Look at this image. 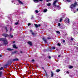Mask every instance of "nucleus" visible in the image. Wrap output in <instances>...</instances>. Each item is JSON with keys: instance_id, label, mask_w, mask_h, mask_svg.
<instances>
[{"instance_id": "423d86ee", "label": "nucleus", "mask_w": 78, "mask_h": 78, "mask_svg": "<svg viewBox=\"0 0 78 78\" xmlns=\"http://www.w3.org/2000/svg\"><path fill=\"white\" fill-rule=\"evenodd\" d=\"M58 2V0H56L53 3V6H56V5H55V4L56 3V2Z\"/></svg>"}, {"instance_id": "b1692460", "label": "nucleus", "mask_w": 78, "mask_h": 78, "mask_svg": "<svg viewBox=\"0 0 78 78\" xmlns=\"http://www.w3.org/2000/svg\"><path fill=\"white\" fill-rule=\"evenodd\" d=\"M59 71H60V70H59V69H57L56 71L57 72H59Z\"/></svg>"}, {"instance_id": "9b49d317", "label": "nucleus", "mask_w": 78, "mask_h": 78, "mask_svg": "<svg viewBox=\"0 0 78 78\" xmlns=\"http://www.w3.org/2000/svg\"><path fill=\"white\" fill-rule=\"evenodd\" d=\"M13 48H16V49L18 48H17V47H16V45H15V44H14L13 45Z\"/></svg>"}, {"instance_id": "2eb2a0df", "label": "nucleus", "mask_w": 78, "mask_h": 78, "mask_svg": "<svg viewBox=\"0 0 78 78\" xmlns=\"http://www.w3.org/2000/svg\"><path fill=\"white\" fill-rule=\"evenodd\" d=\"M3 74V72L1 71L0 72V76H2V75Z\"/></svg>"}, {"instance_id": "79ce46f5", "label": "nucleus", "mask_w": 78, "mask_h": 78, "mask_svg": "<svg viewBox=\"0 0 78 78\" xmlns=\"http://www.w3.org/2000/svg\"><path fill=\"white\" fill-rule=\"evenodd\" d=\"M65 40H63V42H64H64H65Z\"/></svg>"}, {"instance_id": "cd10ccee", "label": "nucleus", "mask_w": 78, "mask_h": 78, "mask_svg": "<svg viewBox=\"0 0 78 78\" xmlns=\"http://www.w3.org/2000/svg\"><path fill=\"white\" fill-rule=\"evenodd\" d=\"M60 26H61V24H60V23H58V27H60Z\"/></svg>"}, {"instance_id": "603ef678", "label": "nucleus", "mask_w": 78, "mask_h": 78, "mask_svg": "<svg viewBox=\"0 0 78 78\" xmlns=\"http://www.w3.org/2000/svg\"><path fill=\"white\" fill-rule=\"evenodd\" d=\"M77 11H78V9H77Z\"/></svg>"}, {"instance_id": "a18cd8bd", "label": "nucleus", "mask_w": 78, "mask_h": 78, "mask_svg": "<svg viewBox=\"0 0 78 78\" xmlns=\"http://www.w3.org/2000/svg\"><path fill=\"white\" fill-rule=\"evenodd\" d=\"M5 30H6V31H7V28H5Z\"/></svg>"}, {"instance_id": "bb28decb", "label": "nucleus", "mask_w": 78, "mask_h": 78, "mask_svg": "<svg viewBox=\"0 0 78 78\" xmlns=\"http://www.w3.org/2000/svg\"><path fill=\"white\" fill-rule=\"evenodd\" d=\"M3 67H1L0 69V70H3Z\"/></svg>"}, {"instance_id": "ddd939ff", "label": "nucleus", "mask_w": 78, "mask_h": 78, "mask_svg": "<svg viewBox=\"0 0 78 78\" xmlns=\"http://www.w3.org/2000/svg\"><path fill=\"white\" fill-rule=\"evenodd\" d=\"M28 44H29V45H32V44L31 43V42L30 41L28 42Z\"/></svg>"}, {"instance_id": "6e6d98bb", "label": "nucleus", "mask_w": 78, "mask_h": 78, "mask_svg": "<svg viewBox=\"0 0 78 78\" xmlns=\"http://www.w3.org/2000/svg\"><path fill=\"white\" fill-rule=\"evenodd\" d=\"M54 11H55V10H54Z\"/></svg>"}, {"instance_id": "6ab92c4d", "label": "nucleus", "mask_w": 78, "mask_h": 78, "mask_svg": "<svg viewBox=\"0 0 78 78\" xmlns=\"http://www.w3.org/2000/svg\"><path fill=\"white\" fill-rule=\"evenodd\" d=\"M62 16H62V17H63V18H64V17L65 16V15L64 14H63V13H62Z\"/></svg>"}, {"instance_id": "8fccbe9b", "label": "nucleus", "mask_w": 78, "mask_h": 78, "mask_svg": "<svg viewBox=\"0 0 78 78\" xmlns=\"http://www.w3.org/2000/svg\"><path fill=\"white\" fill-rule=\"evenodd\" d=\"M13 43H15V41H13Z\"/></svg>"}, {"instance_id": "4be33fe9", "label": "nucleus", "mask_w": 78, "mask_h": 78, "mask_svg": "<svg viewBox=\"0 0 78 78\" xmlns=\"http://www.w3.org/2000/svg\"><path fill=\"white\" fill-rule=\"evenodd\" d=\"M56 33H58V34H60V32L59 31H56Z\"/></svg>"}, {"instance_id": "37998d69", "label": "nucleus", "mask_w": 78, "mask_h": 78, "mask_svg": "<svg viewBox=\"0 0 78 78\" xmlns=\"http://www.w3.org/2000/svg\"><path fill=\"white\" fill-rule=\"evenodd\" d=\"M10 31H12V28H11L10 29Z\"/></svg>"}, {"instance_id": "f3484780", "label": "nucleus", "mask_w": 78, "mask_h": 78, "mask_svg": "<svg viewBox=\"0 0 78 78\" xmlns=\"http://www.w3.org/2000/svg\"><path fill=\"white\" fill-rule=\"evenodd\" d=\"M53 75H54L53 73L52 72H51V77H53Z\"/></svg>"}, {"instance_id": "864d4df0", "label": "nucleus", "mask_w": 78, "mask_h": 78, "mask_svg": "<svg viewBox=\"0 0 78 78\" xmlns=\"http://www.w3.org/2000/svg\"><path fill=\"white\" fill-rule=\"evenodd\" d=\"M77 46H78V44H77Z\"/></svg>"}, {"instance_id": "58836bf2", "label": "nucleus", "mask_w": 78, "mask_h": 78, "mask_svg": "<svg viewBox=\"0 0 78 78\" xmlns=\"http://www.w3.org/2000/svg\"><path fill=\"white\" fill-rule=\"evenodd\" d=\"M58 46H60V44L59 43H58Z\"/></svg>"}, {"instance_id": "0eeeda50", "label": "nucleus", "mask_w": 78, "mask_h": 78, "mask_svg": "<svg viewBox=\"0 0 78 78\" xmlns=\"http://www.w3.org/2000/svg\"><path fill=\"white\" fill-rule=\"evenodd\" d=\"M34 25L36 27V28H37L38 27H41V24H35Z\"/></svg>"}, {"instance_id": "7c9ffc66", "label": "nucleus", "mask_w": 78, "mask_h": 78, "mask_svg": "<svg viewBox=\"0 0 78 78\" xmlns=\"http://www.w3.org/2000/svg\"><path fill=\"white\" fill-rule=\"evenodd\" d=\"M17 52H18V51H14V53H17Z\"/></svg>"}, {"instance_id": "de8ad7c7", "label": "nucleus", "mask_w": 78, "mask_h": 78, "mask_svg": "<svg viewBox=\"0 0 78 78\" xmlns=\"http://www.w3.org/2000/svg\"><path fill=\"white\" fill-rule=\"evenodd\" d=\"M60 56H61V55H59L58 57H60Z\"/></svg>"}, {"instance_id": "1a4fd4ad", "label": "nucleus", "mask_w": 78, "mask_h": 78, "mask_svg": "<svg viewBox=\"0 0 78 78\" xmlns=\"http://www.w3.org/2000/svg\"><path fill=\"white\" fill-rule=\"evenodd\" d=\"M7 50H8L9 51H12V49H11L9 48H7Z\"/></svg>"}, {"instance_id": "393cba45", "label": "nucleus", "mask_w": 78, "mask_h": 78, "mask_svg": "<svg viewBox=\"0 0 78 78\" xmlns=\"http://www.w3.org/2000/svg\"><path fill=\"white\" fill-rule=\"evenodd\" d=\"M35 12L36 13H38V12H39V11L38 10H35Z\"/></svg>"}, {"instance_id": "4d7b16f0", "label": "nucleus", "mask_w": 78, "mask_h": 78, "mask_svg": "<svg viewBox=\"0 0 78 78\" xmlns=\"http://www.w3.org/2000/svg\"><path fill=\"white\" fill-rule=\"evenodd\" d=\"M47 75V74H46Z\"/></svg>"}, {"instance_id": "e433bc0d", "label": "nucleus", "mask_w": 78, "mask_h": 78, "mask_svg": "<svg viewBox=\"0 0 78 78\" xmlns=\"http://www.w3.org/2000/svg\"><path fill=\"white\" fill-rule=\"evenodd\" d=\"M52 49H53L54 50L55 48V47H52Z\"/></svg>"}, {"instance_id": "412c9836", "label": "nucleus", "mask_w": 78, "mask_h": 78, "mask_svg": "<svg viewBox=\"0 0 78 78\" xmlns=\"http://www.w3.org/2000/svg\"><path fill=\"white\" fill-rule=\"evenodd\" d=\"M62 18H60L59 20L60 22H62Z\"/></svg>"}, {"instance_id": "2f4dec72", "label": "nucleus", "mask_w": 78, "mask_h": 78, "mask_svg": "<svg viewBox=\"0 0 78 78\" xmlns=\"http://www.w3.org/2000/svg\"><path fill=\"white\" fill-rule=\"evenodd\" d=\"M48 58H49V59H51V56H49Z\"/></svg>"}, {"instance_id": "5fc2aeb1", "label": "nucleus", "mask_w": 78, "mask_h": 78, "mask_svg": "<svg viewBox=\"0 0 78 78\" xmlns=\"http://www.w3.org/2000/svg\"><path fill=\"white\" fill-rule=\"evenodd\" d=\"M12 3H13V1L12 2Z\"/></svg>"}, {"instance_id": "6e6552de", "label": "nucleus", "mask_w": 78, "mask_h": 78, "mask_svg": "<svg viewBox=\"0 0 78 78\" xmlns=\"http://www.w3.org/2000/svg\"><path fill=\"white\" fill-rule=\"evenodd\" d=\"M43 41H44L45 43H47V40H46V39H45V38L43 37Z\"/></svg>"}, {"instance_id": "473e14b6", "label": "nucleus", "mask_w": 78, "mask_h": 78, "mask_svg": "<svg viewBox=\"0 0 78 78\" xmlns=\"http://www.w3.org/2000/svg\"><path fill=\"white\" fill-rule=\"evenodd\" d=\"M66 1H67V2H70V0H66Z\"/></svg>"}, {"instance_id": "49530a36", "label": "nucleus", "mask_w": 78, "mask_h": 78, "mask_svg": "<svg viewBox=\"0 0 78 78\" xmlns=\"http://www.w3.org/2000/svg\"><path fill=\"white\" fill-rule=\"evenodd\" d=\"M73 12H74V13H75V12H76L75 11H74Z\"/></svg>"}, {"instance_id": "c756f323", "label": "nucleus", "mask_w": 78, "mask_h": 78, "mask_svg": "<svg viewBox=\"0 0 78 78\" xmlns=\"http://www.w3.org/2000/svg\"><path fill=\"white\" fill-rule=\"evenodd\" d=\"M73 39H74L72 37L71 38V41H73Z\"/></svg>"}, {"instance_id": "c9c22d12", "label": "nucleus", "mask_w": 78, "mask_h": 78, "mask_svg": "<svg viewBox=\"0 0 78 78\" xmlns=\"http://www.w3.org/2000/svg\"><path fill=\"white\" fill-rule=\"evenodd\" d=\"M31 25V23H28V26H30V25Z\"/></svg>"}, {"instance_id": "f257e3e1", "label": "nucleus", "mask_w": 78, "mask_h": 78, "mask_svg": "<svg viewBox=\"0 0 78 78\" xmlns=\"http://www.w3.org/2000/svg\"><path fill=\"white\" fill-rule=\"evenodd\" d=\"M77 5V2H76L74 4H72L70 6V8H71V10H72V9H74V8H75V7Z\"/></svg>"}, {"instance_id": "5701e85b", "label": "nucleus", "mask_w": 78, "mask_h": 78, "mask_svg": "<svg viewBox=\"0 0 78 78\" xmlns=\"http://www.w3.org/2000/svg\"><path fill=\"white\" fill-rule=\"evenodd\" d=\"M50 5H51V3H49L47 4V6H50Z\"/></svg>"}, {"instance_id": "f03ea898", "label": "nucleus", "mask_w": 78, "mask_h": 78, "mask_svg": "<svg viewBox=\"0 0 78 78\" xmlns=\"http://www.w3.org/2000/svg\"><path fill=\"white\" fill-rule=\"evenodd\" d=\"M2 41L4 42V44H8V41L6 39H4L3 38H1L0 39V41Z\"/></svg>"}, {"instance_id": "a19ab883", "label": "nucleus", "mask_w": 78, "mask_h": 78, "mask_svg": "<svg viewBox=\"0 0 78 78\" xmlns=\"http://www.w3.org/2000/svg\"><path fill=\"white\" fill-rule=\"evenodd\" d=\"M66 73H69V71H67V72H66Z\"/></svg>"}, {"instance_id": "7ed1b4c3", "label": "nucleus", "mask_w": 78, "mask_h": 78, "mask_svg": "<svg viewBox=\"0 0 78 78\" xmlns=\"http://www.w3.org/2000/svg\"><path fill=\"white\" fill-rule=\"evenodd\" d=\"M2 35L3 36H4L5 37H6V36H10L12 38L13 37L12 35V34H10L9 35H8V34H6L5 33H4L3 34H2Z\"/></svg>"}, {"instance_id": "72a5a7b5", "label": "nucleus", "mask_w": 78, "mask_h": 78, "mask_svg": "<svg viewBox=\"0 0 78 78\" xmlns=\"http://www.w3.org/2000/svg\"><path fill=\"white\" fill-rule=\"evenodd\" d=\"M61 9V8L60 7H58V9L59 10V9Z\"/></svg>"}, {"instance_id": "3c124183", "label": "nucleus", "mask_w": 78, "mask_h": 78, "mask_svg": "<svg viewBox=\"0 0 78 78\" xmlns=\"http://www.w3.org/2000/svg\"><path fill=\"white\" fill-rule=\"evenodd\" d=\"M0 57H2V55H0Z\"/></svg>"}, {"instance_id": "ea45409f", "label": "nucleus", "mask_w": 78, "mask_h": 78, "mask_svg": "<svg viewBox=\"0 0 78 78\" xmlns=\"http://www.w3.org/2000/svg\"><path fill=\"white\" fill-rule=\"evenodd\" d=\"M32 62H34V59H33L32 60Z\"/></svg>"}, {"instance_id": "4c0bfd02", "label": "nucleus", "mask_w": 78, "mask_h": 78, "mask_svg": "<svg viewBox=\"0 0 78 78\" xmlns=\"http://www.w3.org/2000/svg\"><path fill=\"white\" fill-rule=\"evenodd\" d=\"M20 53H21V54L23 53V52H22V51H20Z\"/></svg>"}, {"instance_id": "20e7f679", "label": "nucleus", "mask_w": 78, "mask_h": 78, "mask_svg": "<svg viewBox=\"0 0 78 78\" xmlns=\"http://www.w3.org/2000/svg\"><path fill=\"white\" fill-rule=\"evenodd\" d=\"M66 23H70V20L69 19L66 18Z\"/></svg>"}, {"instance_id": "c85d7f7f", "label": "nucleus", "mask_w": 78, "mask_h": 78, "mask_svg": "<svg viewBox=\"0 0 78 78\" xmlns=\"http://www.w3.org/2000/svg\"><path fill=\"white\" fill-rule=\"evenodd\" d=\"M52 0H46V2H48L49 1H51Z\"/></svg>"}, {"instance_id": "4468645a", "label": "nucleus", "mask_w": 78, "mask_h": 78, "mask_svg": "<svg viewBox=\"0 0 78 78\" xmlns=\"http://www.w3.org/2000/svg\"><path fill=\"white\" fill-rule=\"evenodd\" d=\"M30 31L31 33H32V35H34V32H33V31H32V30H30Z\"/></svg>"}, {"instance_id": "f8f14e48", "label": "nucleus", "mask_w": 78, "mask_h": 78, "mask_svg": "<svg viewBox=\"0 0 78 78\" xmlns=\"http://www.w3.org/2000/svg\"><path fill=\"white\" fill-rule=\"evenodd\" d=\"M19 59L18 58H15L13 60V61H18Z\"/></svg>"}, {"instance_id": "09e8293b", "label": "nucleus", "mask_w": 78, "mask_h": 78, "mask_svg": "<svg viewBox=\"0 0 78 78\" xmlns=\"http://www.w3.org/2000/svg\"><path fill=\"white\" fill-rule=\"evenodd\" d=\"M42 69H44V67H42Z\"/></svg>"}, {"instance_id": "a211bd4d", "label": "nucleus", "mask_w": 78, "mask_h": 78, "mask_svg": "<svg viewBox=\"0 0 78 78\" xmlns=\"http://www.w3.org/2000/svg\"><path fill=\"white\" fill-rule=\"evenodd\" d=\"M19 21H18V22H17L15 23V25H19Z\"/></svg>"}, {"instance_id": "aec40b11", "label": "nucleus", "mask_w": 78, "mask_h": 78, "mask_svg": "<svg viewBox=\"0 0 78 78\" xmlns=\"http://www.w3.org/2000/svg\"><path fill=\"white\" fill-rule=\"evenodd\" d=\"M47 9H44L43 11L44 12H47Z\"/></svg>"}, {"instance_id": "9d476101", "label": "nucleus", "mask_w": 78, "mask_h": 78, "mask_svg": "<svg viewBox=\"0 0 78 78\" xmlns=\"http://www.w3.org/2000/svg\"><path fill=\"white\" fill-rule=\"evenodd\" d=\"M19 3H20V4H21V5H23V2H22L20 0H18Z\"/></svg>"}, {"instance_id": "dca6fc26", "label": "nucleus", "mask_w": 78, "mask_h": 78, "mask_svg": "<svg viewBox=\"0 0 78 78\" xmlns=\"http://www.w3.org/2000/svg\"><path fill=\"white\" fill-rule=\"evenodd\" d=\"M69 69H73V66H69Z\"/></svg>"}, {"instance_id": "a878e982", "label": "nucleus", "mask_w": 78, "mask_h": 78, "mask_svg": "<svg viewBox=\"0 0 78 78\" xmlns=\"http://www.w3.org/2000/svg\"><path fill=\"white\" fill-rule=\"evenodd\" d=\"M7 66H8V65L6 64V65H4V67H7Z\"/></svg>"}, {"instance_id": "f704fd0d", "label": "nucleus", "mask_w": 78, "mask_h": 78, "mask_svg": "<svg viewBox=\"0 0 78 78\" xmlns=\"http://www.w3.org/2000/svg\"><path fill=\"white\" fill-rule=\"evenodd\" d=\"M33 16H32L31 18V19H33Z\"/></svg>"}, {"instance_id": "c03bdc74", "label": "nucleus", "mask_w": 78, "mask_h": 78, "mask_svg": "<svg viewBox=\"0 0 78 78\" xmlns=\"http://www.w3.org/2000/svg\"><path fill=\"white\" fill-rule=\"evenodd\" d=\"M48 39H50V38L48 37Z\"/></svg>"}, {"instance_id": "39448f33", "label": "nucleus", "mask_w": 78, "mask_h": 78, "mask_svg": "<svg viewBox=\"0 0 78 78\" xmlns=\"http://www.w3.org/2000/svg\"><path fill=\"white\" fill-rule=\"evenodd\" d=\"M34 1L35 3H37L38 2H39V1H41V2H42L43 0H34Z\"/></svg>"}]
</instances>
